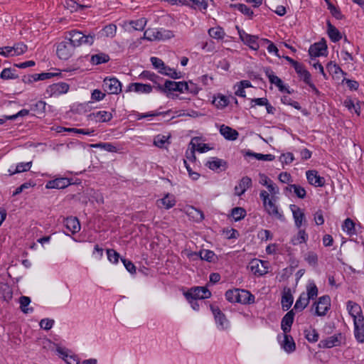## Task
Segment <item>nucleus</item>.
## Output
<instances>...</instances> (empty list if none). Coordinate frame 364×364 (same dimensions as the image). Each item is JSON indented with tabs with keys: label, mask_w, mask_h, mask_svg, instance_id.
I'll return each mask as SVG.
<instances>
[{
	"label": "nucleus",
	"mask_w": 364,
	"mask_h": 364,
	"mask_svg": "<svg viewBox=\"0 0 364 364\" xmlns=\"http://www.w3.org/2000/svg\"><path fill=\"white\" fill-rule=\"evenodd\" d=\"M183 295L191 304L193 309L198 311L200 305L197 300L208 299L211 296L212 294L206 287H194L184 292Z\"/></svg>",
	"instance_id": "f257e3e1"
},
{
	"label": "nucleus",
	"mask_w": 364,
	"mask_h": 364,
	"mask_svg": "<svg viewBox=\"0 0 364 364\" xmlns=\"http://www.w3.org/2000/svg\"><path fill=\"white\" fill-rule=\"evenodd\" d=\"M225 296V299L230 303H240L246 305L254 304L255 301V296L246 289H228Z\"/></svg>",
	"instance_id": "f03ea898"
},
{
	"label": "nucleus",
	"mask_w": 364,
	"mask_h": 364,
	"mask_svg": "<svg viewBox=\"0 0 364 364\" xmlns=\"http://www.w3.org/2000/svg\"><path fill=\"white\" fill-rule=\"evenodd\" d=\"M95 37L96 34L93 31L86 33L77 30H71L66 34V38H69L75 48L82 45H92Z\"/></svg>",
	"instance_id": "7ed1b4c3"
},
{
	"label": "nucleus",
	"mask_w": 364,
	"mask_h": 364,
	"mask_svg": "<svg viewBox=\"0 0 364 364\" xmlns=\"http://www.w3.org/2000/svg\"><path fill=\"white\" fill-rule=\"evenodd\" d=\"M188 88V82L185 81L175 82L169 80H166L164 85H159L156 87V90L161 93H166L168 95V92H184L185 89Z\"/></svg>",
	"instance_id": "20e7f679"
},
{
	"label": "nucleus",
	"mask_w": 364,
	"mask_h": 364,
	"mask_svg": "<svg viewBox=\"0 0 364 364\" xmlns=\"http://www.w3.org/2000/svg\"><path fill=\"white\" fill-rule=\"evenodd\" d=\"M75 47L69 41V38H65V41L60 42L57 45L56 54L58 57L63 60H67L74 53Z\"/></svg>",
	"instance_id": "39448f33"
},
{
	"label": "nucleus",
	"mask_w": 364,
	"mask_h": 364,
	"mask_svg": "<svg viewBox=\"0 0 364 364\" xmlns=\"http://www.w3.org/2000/svg\"><path fill=\"white\" fill-rule=\"evenodd\" d=\"M50 130L52 132L50 134H59L62 136H73L75 134L87 135L94 132L93 130L90 132L88 129H77L74 127H65L62 126H53L50 128Z\"/></svg>",
	"instance_id": "423d86ee"
},
{
	"label": "nucleus",
	"mask_w": 364,
	"mask_h": 364,
	"mask_svg": "<svg viewBox=\"0 0 364 364\" xmlns=\"http://www.w3.org/2000/svg\"><path fill=\"white\" fill-rule=\"evenodd\" d=\"M46 102L43 101H38L31 105L30 109H24V122L29 119V118L41 117L45 112Z\"/></svg>",
	"instance_id": "0eeeda50"
},
{
	"label": "nucleus",
	"mask_w": 364,
	"mask_h": 364,
	"mask_svg": "<svg viewBox=\"0 0 364 364\" xmlns=\"http://www.w3.org/2000/svg\"><path fill=\"white\" fill-rule=\"evenodd\" d=\"M315 307L314 314L318 316H325L331 307V298L328 295H323L313 304Z\"/></svg>",
	"instance_id": "6e6552de"
},
{
	"label": "nucleus",
	"mask_w": 364,
	"mask_h": 364,
	"mask_svg": "<svg viewBox=\"0 0 364 364\" xmlns=\"http://www.w3.org/2000/svg\"><path fill=\"white\" fill-rule=\"evenodd\" d=\"M345 337L341 333H338L320 341L318 346L320 348H331L334 346H340Z\"/></svg>",
	"instance_id": "1a4fd4ad"
},
{
	"label": "nucleus",
	"mask_w": 364,
	"mask_h": 364,
	"mask_svg": "<svg viewBox=\"0 0 364 364\" xmlns=\"http://www.w3.org/2000/svg\"><path fill=\"white\" fill-rule=\"evenodd\" d=\"M210 309L214 316V318L218 327L220 329H225L228 326V321L224 313L217 306L210 305Z\"/></svg>",
	"instance_id": "9d476101"
},
{
	"label": "nucleus",
	"mask_w": 364,
	"mask_h": 364,
	"mask_svg": "<svg viewBox=\"0 0 364 364\" xmlns=\"http://www.w3.org/2000/svg\"><path fill=\"white\" fill-rule=\"evenodd\" d=\"M264 73L266 76L268 77L269 82L275 85L280 92H285L288 94H291L293 92V90L290 91L289 88L284 85L283 81L274 75L271 68H266L264 69Z\"/></svg>",
	"instance_id": "9b49d317"
},
{
	"label": "nucleus",
	"mask_w": 364,
	"mask_h": 364,
	"mask_svg": "<svg viewBox=\"0 0 364 364\" xmlns=\"http://www.w3.org/2000/svg\"><path fill=\"white\" fill-rule=\"evenodd\" d=\"M267 264V261H264L258 259H254L250 263L251 271L257 277L263 276L268 272Z\"/></svg>",
	"instance_id": "f8f14e48"
},
{
	"label": "nucleus",
	"mask_w": 364,
	"mask_h": 364,
	"mask_svg": "<svg viewBox=\"0 0 364 364\" xmlns=\"http://www.w3.org/2000/svg\"><path fill=\"white\" fill-rule=\"evenodd\" d=\"M103 87L109 94H118L122 91L121 82L116 77L105 78Z\"/></svg>",
	"instance_id": "ddd939ff"
},
{
	"label": "nucleus",
	"mask_w": 364,
	"mask_h": 364,
	"mask_svg": "<svg viewBox=\"0 0 364 364\" xmlns=\"http://www.w3.org/2000/svg\"><path fill=\"white\" fill-rule=\"evenodd\" d=\"M327 44L325 39L311 45L309 49V54L311 58L326 55L327 52Z\"/></svg>",
	"instance_id": "4468645a"
},
{
	"label": "nucleus",
	"mask_w": 364,
	"mask_h": 364,
	"mask_svg": "<svg viewBox=\"0 0 364 364\" xmlns=\"http://www.w3.org/2000/svg\"><path fill=\"white\" fill-rule=\"evenodd\" d=\"M205 166L216 173L225 171L228 168V162L218 157L210 158V160L207 161Z\"/></svg>",
	"instance_id": "2eb2a0df"
},
{
	"label": "nucleus",
	"mask_w": 364,
	"mask_h": 364,
	"mask_svg": "<svg viewBox=\"0 0 364 364\" xmlns=\"http://www.w3.org/2000/svg\"><path fill=\"white\" fill-rule=\"evenodd\" d=\"M238 33L242 41L250 47L252 50H257L259 48V43L257 42L258 36H253L245 33L243 30H239Z\"/></svg>",
	"instance_id": "dca6fc26"
},
{
	"label": "nucleus",
	"mask_w": 364,
	"mask_h": 364,
	"mask_svg": "<svg viewBox=\"0 0 364 364\" xmlns=\"http://www.w3.org/2000/svg\"><path fill=\"white\" fill-rule=\"evenodd\" d=\"M22 53L23 45L21 43H16L13 46L0 48V55L6 58L19 55Z\"/></svg>",
	"instance_id": "f3484780"
},
{
	"label": "nucleus",
	"mask_w": 364,
	"mask_h": 364,
	"mask_svg": "<svg viewBox=\"0 0 364 364\" xmlns=\"http://www.w3.org/2000/svg\"><path fill=\"white\" fill-rule=\"evenodd\" d=\"M73 178L66 177L57 178L54 180H50L46 184V188L47 189H63L68 186H70Z\"/></svg>",
	"instance_id": "a211bd4d"
},
{
	"label": "nucleus",
	"mask_w": 364,
	"mask_h": 364,
	"mask_svg": "<svg viewBox=\"0 0 364 364\" xmlns=\"http://www.w3.org/2000/svg\"><path fill=\"white\" fill-rule=\"evenodd\" d=\"M306 178L309 184L315 187H323L326 180L318 174L316 170H309L306 172Z\"/></svg>",
	"instance_id": "6ab92c4d"
},
{
	"label": "nucleus",
	"mask_w": 364,
	"mask_h": 364,
	"mask_svg": "<svg viewBox=\"0 0 364 364\" xmlns=\"http://www.w3.org/2000/svg\"><path fill=\"white\" fill-rule=\"evenodd\" d=\"M346 308L349 315L353 318V321H355V319L358 320V318L364 320L363 310L358 304L350 300L348 301Z\"/></svg>",
	"instance_id": "aec40b11"
},
{
	"label": "nucleus",
	"mask_w": 364,
	"mask_h": 364,
	"mask_svg": "<svg viewBox=\"0 0 364 364\" xmlns=\"http://www.w3.org/2000/svg\"><path fill=\"white\" fill-rule=\"evenodd\" d=\"M69 87L70 86L68 83L60 82L49 85L46 90V92L50 96H58L61 94L66 93L68 91Z\"/></svg>",
	"instance_id": "412c9836"
},
{
	"label": "nucleus",
	"mask_w": 364,
	"mask_h": 364,
	"mask_svg": "<svg viewBox=\"0 0 364 364\" xmlns=\"http://www.w3.org/2000/svg\"><path fill=\"white\" fill-rule=\"evenodd\" d=\"M87 120L95 122H107L112 119L111 112L107 111H97L87 114Z\"/></svg>",
	"instance_id": "4be33fe9"
},
{
	"label": "nucleus",
	"mask_w": 364,
	"mask_h": 364,
	"mask_svg": "<svg viewBox=\"0 0 364 364\" xmlns=\"http://www.w3.org/2000/svg\"><path fill=\"white\" fill-rule=\"evenodd\" d=\"M295 312L294 309L289 311L282 318L281 328L284 333H289L291 331V326L294 323Z\"/></svg>",
	"instance_id": "5701e85b"
},
{
	"label": "nucleus",
	"mask_w": 364,
	"mask_h": 364,
	"mask_svg": "<svg viewBox=\"0 0 364 364\" xmlns=\"http://www.w3.org/2000/svg\"><path fill=\"white\" fill-rule=\"evenodd\" d=\"M294 301V297L291 294V289L285 287L282 291L281 299L282 307L284 311H287L290 309Z\"/></svg>",
	"instance_id": "b1692460"
},
{
	"label": "nucleus",
	"mask_w": 364,
	"mask_h": 364,
	"mask_svg": "<svg viewBox=\"0 0 364 364\" xmlns=\"http://www.w3.org/2000/svg\"><path fill=\"white\" fill-rule=\"evenodd\" d=\"M290 209L292 211L295 226L300 228L303 221L306 222V218L303 210L294 204L290 205Z\"/></svg>",
	"instance_id": "393cba45"
},
{
	"label": "nucleus",
	"mask_w": 364,
	"mask_h": 364,
	"mask_svg": "<svg viewBox=\"0 0 364 364\" xmlns=\"http://www.w3.org/2000/svg\"><path fill=\"white\" fill-rule=\"evenodd\" d=\"M354 336L356 341L360 343H364V320L358 318L353 321Z\"/></svg>",
	"instance_id": "a878e982"
},
{
	"label": "nucleus",
	"mask_w": 364,
	"mask_h": 364,
	"mask_svg": "<svg viewBox=\"0 0 364 364\" xmlns=\"http://www.w3.org/2000/svg\"><path fill=\"white\" fill-rule=\"evenodd\" d=\"M252 185V179L249 176L242 177L239 182V185L235 187V194L241 196Z\"/></svg>",
	"instance_id": "bb28decb"
},
{
	"label": "nucleus",
	"mask_w": 364,
	"mask_h": 364,
	"mask_svg": "<svg viewBox=\"0 0 364 364\" xmlns=\"http://www.w3.org/2000/svg\"><path fill=\"white\" fill-rule=\"evenodd\" d=\"M153 90V87L149 84H143L140 82L130 83L127 87V92L134 91L140 93H150Z\"/></svg>",
	"instance_id": "cd10ccee"
},
{
	"label": "nucleus",
	"mask_w": 364,
	"mask_h": 364,
	"mask_svg": "<svg viewBox=\"0 0 364 364\" xmlns=\"http://www.w3.org/2000/svg\"><path fill=\"white\" fill-rule=\"evenodd\" d=\"M63 223L65 228L73 234L79 232L80 230V221L76 217H68L64 219Z\"/></svg>",
	"instance_id": "c85d7f7f"
},
{
	"label": "nucleus",
	"mask_w": 364,
	"mask_h": 364,
	"mask_svg": "<svg viewBox=\"0 0 364 364\" xmlns=\"http://www.w3.org/2000/svg\"><path fill=\"white\" fill-rule=\"evenodd\" d=\"M327 33L329 38L333 43L338 42L342 38V34L333 25L331 24L330 21H327Z\"/></svg>",
	"instance_id": "c756f323"
},
{
	"label": "nucleus",
	"mask_w": 364,
	"mask_h": 364,
	"mask_svg": "<svg viewBox=\"0 0 364 364\" xmlns=\"http://www.w3.org/2000/svg\"><path fill=\"white\" fill-rule=\"evenodd\" d=\"M139 78L151 80L154 84V86L153 87H154L155 89L157 86H159V85H161V81L163 80L161 77L149 70H144L139 75Z\"/></svg>",
	"instance_id": "7c9ffc66"
},
{
	"label": "nucleus",
	"mask_w": 364,
	"mask_h": 364,
	"mask_svg": "<svg viewBox=\"0 0 364 364\" xmlns=\"http://www.w3.org/2000/svg\"><path fill=\"white\" fill-rule=\"evenodd\" d=\"M284 340L282 343L283 349L290 353L296 350V344L291 336L284 333Z\"/></svg>",
	"instance_id": "2f4dec72"
},
{
	"label": "nucleus",
	"mask_w": 364,
	"mask_h": 364,
	"mask_svg": "<svg viewBox=\"0 0 364 364\" xmlns=\"http://www.w3.org/2000/svg\"><path fill=\"white\" fill-rule=\"evenodd\" d=\"M266 210L269 215H274L280 221L285 220L284 215L279 212L277 206L272 200L267 201Z\"/></svg>",
	"instance_id": "473e14b6"
},
{
	"label": "nucleus",
	"mask_w": 364,
	"mask_h": 364,
	"mask_svg": "<svg viewBox=\"0 0 364 364\" xmlns=\"http://www.w3.org/2000/svg\"><path fill=\"white\" fill-rule=\"evenodd\" d=\"M230 103V97L218 93L214 96L213 104L218 109H223Z\"/></svg>",
	"instance_id": "72a5a7b5"
},
{
	"label": "nucleus",
	"mask_w": 364,
	"mask_h": 364,
	"mask_svg": "<svg viewBox=\"0 0 364 364\" xmlns=\"http://www.w3.org/2000/svg\"><path fill=\"white\" fill-rule=\"evenodd\" d=\"M176 200L173 195L167 193L163 198L157 200L158 206H164L166 209H170L176 205Z\"/></svg>",
	"instance_id": "f704fd0d"
},
{
	"label": "nucleus",
	"mask_w": 364,
	"mask_h": 364,
	"mask_svg": "<svg viewBox=\"0 0 364 364\" xmlns=\"http://www.w3.org/2000/svg\"><path fill=\"white\" fill-rule=\"evenodd\" d=\"M309 304V300L307 299L306 296V293L302 292L297 300L296 301V303L294 306V311H302Z\"/></svg>",
	"instance_id": "c9c22d12"
},
{
	"label": "nucleus",
	"mask_w": 364,
	"mask_h": 364,
	"mask_svg": "<svg viewBox=\"0 0 364 364\" xmlns=\"http://www.w3.org/2000/svg\"><path fill=\"white\" fill-rule=\"evenodd\" d=\"M13 291L11 287L4 282H0V297L6 301L12 299Z\"/></svg>",
	"instance_id": "e433bc0d"
},
{
	"label": "nucleus",
	"mask_w": 364,
	"mask_h": 364,
	"mask_svg": "<svg viewBox=\"0 0 364 364\" xmlns=\"http://www.w3.org/2000/svg\"><path fill=\"white\" fill-rule=\"evenodd\" d=\"M299 77L308 85L311 82V73L304 68V65L300 63L297 69H294Z\"/></svg>",
	"instance_id": "4c0bfd02"
},
{
	"label": "nucleus",
	"mask_w": 364,
	"mask_h": 364,
	"mask_svg": "<svg viewBox=\"0 0 364 364\" xmlns=\"http://www.w3.org/2000/svg\"><path fill=\"white\" fill-rule=\"evenodd\" d=\"M60 357L63 358L68 364H79V360L75 355H69L68 352L61 348L57 349Z\"/></svg>",
	"instance_id": "58836bf2"
},
{
	"label": "nucleus",
	"mask_w": 364,
	"mask_h": 364,
	"mask_svg": "<svg viewBox=\"0 0 364 364\" xmlns=\"http://www.w3.org/2000/svg\"><path fill=\"white\" fill-rule=\"evenodd\" d=\"M110 58L108 54L100 53L92 55L90 58V63L93 65H100L109 62Z\"/></svg>",
	"instance_id": "ea45409f"
},
{
	"label": "nucleus",
	"mask_w": 364,
	"mask_h": 364,
	"mask_svg": "<svg viewBox=\"0 0 364 364\" xmlns=\"http://www.w3.org/2000/svg\"><path fill=\"white\" fill-rule=\"evenodd\" d=\"M309 236L306 232L305 230H301L299 228V230L296 235L294 236L291 240V243L293 245H296L298 244L306 243L308 240Z\"/></svg>",
	"instance_id": "a19ab883"
},
{
	"label": "nucleus",
	"mask_w": 364,
	"mask_h": 364,
	"mask_svg": "<svg viewBox=\"0 0 364 364\" xmlns=\"http://www.w3.org/2000/svg\"><path fill=\"white\" fill-rule=\"evenodd\" d=\"M231 8H235L239 10L242 14L247 16L249 18L252 19L254 16L253 11L244 4H230Z\"/></svg>",
	"instance_id": "79ce46f5"
},
{
	"label": "nucleus",
	"mask_w": 364,
	"mask_h": 364,
	"mask_svg": "<svg viewBox=\"0 0 364 364\" xmlns=\"http://www.w3.org/2000/svg\"><path fill=\"white\" fill-rule=\"evenodd\" d=\"M193 139H196V141L202 140L203 138H192V140L189 144L191 146L187 151H186V157L188 160H189L191 162H195L196 161V144L193 142Z\"/></svg>",
	"instance_id": "37998d69"
},
{
	"label": "nucleus",
	"mask_w": 364,
	"mask_h": 364,
	"mask_svg": "<svg viewBox=\"0 0 364 364\" xmlns=\"http://www.w3.org/2000/svg\"><path fill=\"white\" fill-rule=\"evenodd\" d=\"M318 288L314 282H309L306 285V296L309 301L314 299L318 295Z\"/></svg>",
	"instance_id": "c03bdc74"
},
{
	"label": "nucleus",
	"mask_w": 364,
	"mask_h": 364,
	"mask_svg": "<svg viewBox=\"0 0 364 364\" xmlns=\"http://www.w3.org/2000/svg\"><path fill=\"white\" fill-rule=\"evenodd\" d=\"M65 6L70 12L77 11L79 10H83L85 8L90 7L87 5L79 4L75 0H67L65 1Z\"/></svg>",
	"instance_id": "a18cd8bd"
},
{
	"label": "nucleus",
	"mask_w": 364,
	"mask_h": 364,
	"mask_svg": "<svg viewBox=\"0 0 364 364\" xmlns=\"http://www.w3.org/2000/svg\"><path fill=\"white\" fill-rule=\"evenodd\" d=\"M209 36L217 40H223L225 36L224 29L220 26L210 28L208 30Z\"/></svg>",
	"instance_id": "49530a36"
},
{
	"label": "nucleus",
	"mask_w": 364,
	"mask_h": 364,
	"mask_svg": "<svg viewBox=\"0 0 364 364\" xmlns=\"http://www.w3.org/2000/svg\"><path fill=\"white\" fill-rule=\"evenodd\" d=\"M326 69L328 72L330 73V75H332L333 76L336 75L337 74H342V75H346L347 73L343 71L341 67L337 65L336 63H333V61H330L326 65Z\"/></svg>",
	"instance_id": "de8ad7c7"
},
{
	"label": "nucleus",
	"mask_w": 364,
	"mask_h": 364,
	"mask_svg": "<svg viewBox=\"0 0 364 364\" xmlns=\"http://www.w3.org/2000/svg\"><path fill=\"white\" fill-rule=\"evenodd\" d=\"M305 338L310 343H316L319 338V334L315 328L311 327L304 331Z\"/></svg>",
	"instance_id": "09e8293b"
},
{
	"label": "nucleus",
	"mask_w": 364,
	"mask_h": 364,
	"mask_svg": "<svg viewBox=\"0 0 364 364\" xmlns=\"http://www.w3.org/2000/svg\"><path fill=\"white\" fill-rule=\"evenodd\" d=\"M90 146L92 148H101L108 152L112 153L117 152V151L119 150V149L113 144L108 142H100L97 144H91Z\"/></svg>",
	"instance_id": "8fccbe9b"
},
{
	"label": "nucleus",
	"mask_w": 364,
	"mask_h": 364,
	"mask_svg": "<svg viewBox=\"0 0 364 364\" xmlns=\"http://www.w3.org/2000/svg\"><path fill=\"white\" fill-rule=\"evenodd\" d=\"M247 215V212L245 208L241 207H235L231 210V216L233 218L235 221H240L243 219Z\"/></svg>",
	"instance_id": "3c124183"
},
{
	"label": "nucleus",
	"mask_w": 364,
	"mask_h": 364,
	"mask_svg": "<svg viewBox=\"0 0 364 364\" xmlns=\"http://www.w3.org/2000/svg\"><path fill=\"white\" fill-rule=\"evenodd\" d=\"M159 73L161 75H164L168 76L169 77L177 80L182 77L181 73L180 72H177L175 69L171 68L168 66H166V69L164 70H159Z\"/></svg>",
	"instance_id": "603ef678"
},
{
	"label": "nucleus",
	"mask_w": 364,
	"mask_h": 364,
	"mask_svg": "<svg viewBox=\"0 0 364 364\" xmlns=\"http://www.w3.org/2000/svg\"><path fill=\"white\" fill-rule=\"evenodd\" d=\"M220 133L223 136H237L238 132L237 130L231 127L222 124L219 126Z\"/></svg>",
	"instance_id": "864d4df0"
},
{
	"label": "nucleus",
	"mask_w": 364,
	"mask_h": 364,
	"mask_svg": "<svg viewBox=\"0 0 364 364\" xmlns=\"http://www.w3.org/2000/svg\"><path fill=\"white\" fill-rule=\"evenodd\" d=\"M220 133L223 136H237L238 132L237 130L231 127L222 124L219 126Z\"/></svg>",
	"instance_id": "5fc2aeb1"
},
{
	"label": "nucleus",
	"mask_w": 364,
	"mask_h": 364,
	"mask_svg": "<svg viewBox=\"0 0 364 364\" xmlns=\"http://www.w3.org/2000/svg\"><path fill=\"white\" fill-rule=\"evenodd\" d=\"M0 77L4 80L16 79L18 77V74L14 68H4L2 70Z\"/></svg>",
	"instance_id": "6e6d98bb"
},
{
	"label": "nucleus",
	"mask_w": 364,
	"mask_h": 364,
	"mask_svg": "<svg viewBox=\"0 0 364 364\" xmlns=\"http://www.w3.org/2000/svg\"><path fill=\"white\" fill-rule=\"evenodd\" d=\"M201 260H205L208 262H215L218 260V257L212 250H202Z\"/></svg>",
	"instance_id": "4d7b16f0"
},
{
	"label": "nucleus",
	"mask_w": 364,
	"mask_h": 364,
	"mask_svg": "<svg viewBox=\"0 0 364 364\" xmlns=\"http://www.w3.org/2000/svg\"><path fill=\"white\" fill-rule=\"evenodd\" d=\"M355 223L353 222V220L348 218L343 222V229L348 235H351L355 233Z\"/></svg>",
	"instance_id": "13d9d810"
},
{
	"label": "nucleus",
	"mask_w": 364,
	"mask_h": 364,
	"mask_svg": "<svg viewBox=\"0 0 364 364\" xmlns=\"http://www.w3.org/2000/svg\"><path fill=\"white\" fill-rule=\"evenodd\" d=\"M89 106L87 104L73 105L71 107L70 112L74 114H83L87 112Z\"/></svg>",
	"instance_id": "bf43d9fd"
},
{
	"label": "nucleus",
	"mask_w": 364,
	"mask_h": 364,
	"mask_svg": "<svg viewBox=\"0 0 364 364\" xmlns=\"http://www.w3.org/2000/svg\"><path fill=\"white\" fill-rule=\"evenodd\" d=\"M42 186H43L42 184L37 185V183L35 181H31V180L24 182V189H27L30 187H32L34 188L33 191H34L35 197H36L37 196H38L41 193V191L43 190Z\"/></svg>",
	"instance_id": "052dcab7"
},
{
	"label": "nucleus",
	"mask_w": 364,
	"mask_h": 364,
	"mask_svg": "<svg viewBox=\"0 0 364 364\" xmlns=\"http://www.w3.org/2000/svg\"><path fill=\"white\" fill-rule=\"evenodd\" d=\"M246 154L247 156H252L256 158L257 160H262V161H273L275 159V156L272 154H257L254 153L250 151H248Z\"/></svg>",
	"instance_id": "680f3d73"
},
{
	"label": "nucleus",
	"mask_w": 364,
	"mask_h": 364,
	"mask_svg": "<svg viewBox=\"0 0 364 364\" xmlns=\"http://www.w3.org/2000/svg\"><path fill=\"white\" fill-rule=\"evenodd\" d=\"M156 40L158 41L170 39L174 36L171 31L165 29L158 30V32H156Z\"/></svg>",
	"instance_id": "e2e57ef3"
},
{
	"label": "nucleus",
	"mask_w": 364,
	"mask_h": 364,
	"mask_svg": "<svg viewBox=\"0 0 364 364\" xmlns=\"http://www.w3.org/2000/svg\"><path fill=\"white\" fill-rule=\"evenodd\" d=\"M328 9L330 11L331 15L338 20L343 19L344 16L341 14V9L336 7L333 4H328Z\"/></svg>",
	"instance_id": "0e129e2a"
},
{
	"label": "nucleus",
	"mask_w": 364,
	"mask_h": 364,
	"mask_svg": "<svg viewBox=\"0 0 364 364\" xmlns=\"http://www.w3.org/2000/svg\"><path fill=\"white\" fill-rule=\"evenodd\" d=\"M146 23V21L144 18H141L139 19H137L136 21H132L130 22V24L132 25V28L136 31L144 30Z\"/></svg>",
	"instance_id": "69168bd1"
},
{
	"label": "nucleus",
	"mask_w": 364,
	"mask_h": 364,
	"mask_svg": "<svg viewBox=\"0 0 364 364\" xmlns=\"http://www.w3.org/2000/svg\"><path fill=\"white\" fill-rule=\"evenodd\" d=\"M117 26L114 24H109L102 29L103 35L107 37H114L116 34Z\"/></svg>",
	"instance_id": "338daca9"
},
{
	"label": "nucleus",
	"mask_w": 364,
	"mask_h": 364,
	"mask_svg": "<svg viewBox=\"0 0 364 364\" xmlns=\"http://www.w3.org/2000/svg\"><path fill=\"white\" fill-rule=\"evenodd\" d=\"M107 258L112 263L116 264L119 262L120 255L114 249L107 250Z\"/></svg>",
	"instance_id": "774afa93"
}]
</instances>
